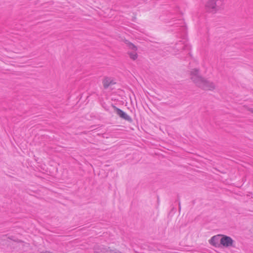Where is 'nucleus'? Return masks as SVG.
Listing matches in <instances>:
<instances>
[{
	"mask_svg": "<svg viewBox=\"0 0 253 253\" xmlns=\"http://www.w3.org/2000/svg\"><path fill=\"white\" fill-rule=\"evenodd\" d=\"M191 79L199 87L205 90H212L215 88L214 84L203 78L199 74L197 69L191 71Z\"/></svg>",
	"mask_w": 253,
	"mask_h": 253,
	"instance_id": "1",
	"label": "nucleus"
},
{
	"mask_svg": "<svg viewBox=\"0 0 253 253\" xmlns=\"http://www.w3.org/2000/svg\"><path fill=\"white\" fill-rule=\"evenodd\" d=\"M224 0H209L206 4V10L210 12L215 13L220 9Z\"/></svg>",
	"mask_w": 253,
	"mask_h": 253,
	"instance_id": "2",
	"label": "nucleus"
},
{
	"mask_svg": "<svg viewBox=\"0 0 253 253\" xmlns=\"http://www.w3.org/2000/svg\"><path fill=\"white\" fill-rule=\"evenodd\" d=\"M221 237L220 243L222 246L225 248L233 246L234 241L230 237L223 235H221Z\"/></svg>",
	"mask_w": 253,
	"mask_h": 253,
	"instance_id": "3",
	"label": "nucleus"
},
{
	"mask_svg": "<svg viewBox=\"0 0 253 253\" xmlns=\"http://www.w3.org/2000/svg\"><path fill=\"white\" fill-rule=\"evenodd\" d=\"M116 109L117 115H118L121 118L128 121L130 122L131 121V119L130 116H129L125 112L117 108H116Z\"/></svg>",
	"mask_w": 253,
	"mask_h": 253,
	"instance_id": "4",
	"label": "nucleus"
},
{
	"mask_svg": "<svg viewBox=\"0 0 253 253\" xmlns=\"http://www.w3.org/2000/svg\"><path fill=\"white\" fill-rule=\"evenodd\" d=\"M128 47L129 49H131L132 50V52H129V56L131 59L133 60H135L137 58V53L136 52V47L132 43H129Z\"/></svg>",
	"mask_w": 253,
	"mask_h": 253,
	"instance_id": "5",
	"label": "nucleus"
},
{
	"mask_svg": "<svg viewBox=\"0 0 253 253\" xmlns=\"http://www.w3.org/2000/svg\"><path fill=\"white\" fill-rule=\"evenodd\" d=\"M221 238V235L213 236L209 240V243L210 244L214 247H217L218 246V243L220 242Z\"/></svg>",
	"mask_w": 253,
	"mask_h": 253,
	"instance_id": "6",
	"label": "nucleus"
},
{
	"mask_svg": "<svg viewBox=\"0 0 253 253\" xmlns=\"http://www.w3.org/2000/svg\"><path fill=\"white\" fill-rule=\"evenodd\" d=\"M116 83L111 78L106 77L103 81V84L104 88H107L110 85L114 84Z\"/></svg>",
	"mask_w": 253,
	"mask_h": 253,
	"instance_id": "7",
	"label": "nucleus"
},
{
	"mask_svg": "<svg viewBox=\"0 0 253 253\" xmlns=\"http://www.w3.org/2000/svg\"><path fill=\"white\" fill-rule=\"evenodd\" d=\"M176 47L177 48V49L178 50H179L180 49H184L186 48H189V47L187 45H183V43H182L181 42L176 44Z\"/></svg>",
	"mask_w": 253,
	"mask_h": 253,
	"instance_id": "8",
	"label": "nucleus"
},
{
	"mask_svg": "<svg viewBox=\"0 0 253 253\" xmlns=\"http://www.w3.org/2000/svg\"><path fill=\"white\" fill-rule=\"evenodd\" d=\"M114 253H120V252H114Z\"/></svg>",
	"mask_w": 253,
	"mask_h": 253,
	"instance_id": "9",
	"label": "nucleus"
}]
</instances>
